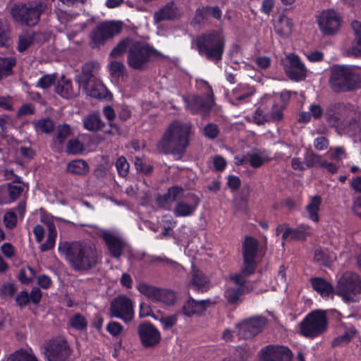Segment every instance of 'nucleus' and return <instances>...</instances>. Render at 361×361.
Returning <instances> with one entry per match:
<instances>
[{"mask_svg": "<svg viewBox=\"0 0 361 361\" xmlns=\"http://www.w3.org/2000/svg\"><path fill=\"white\" fill-rule=\"evenodd\" d=\"M17 289L12 283H4L0 286V297L2 298H12Z\"/></svg>", "mask_w": 361, "mask_h": 361, "instance_id": "53", "label": "nucleus"}, {"mask_svg": "<svg viewBox=\"0 0 361 361\" xmlns=\"http://www.w3.org/2000/svg\"><path fill=\"white\" fill-rule=\"evenodd\" d=\"M305 164L307 168L322 167L325 164V160L320 155L312 151H307L305 154Z\"/></svg>", "mask_w": 361, "mask_h": 361, "instance_id": "41", "label": "nucleus"}, {"mask_svg": "<svg viewBox=\"0 0 361 361\" xmlns=\"http://www.w3.org/2000/svg\"><path fill=\"white\" fill-rule=\"evenodd\" d=\"M55 90L57 94L65 99H71L77 94L73 90L71 81L64 77L58 81Z\"/></svg>", "mask_w": 361, "mask_h": 361, "instance_id": "34", "label": "nucleus"}, {"mask_svg": "<svg viewBox=\"0 0 361 361\" xmlns=\"http://www.w3.org/2000/svg\"><path fill=\"white\" fill-rule=\"evenodd\" d=\"M205 11L207 13L208 18L213 17L218 20H221L222 11L218 6H207L205 7Z\"/></svg>", "mask_w": 361, "mask_h": 361, "instance_id": "63", "label": "nucleus"}, {"mask_svg": "<svg viewBox=\"0 0 361 361\" xmlns=\"http://www.w3.org/2000/svg\"><path fill=\"white\" fill-rule=\"evenodd\" d=\"M34 41L33 32H23L18 37V50L20 52L25 51Z\"/></svg>", "mask_w": 361, "mask_h": 361, "instance_id": "45", "label": "nucleus"}, {"mask_svg": "<svg viewBox=\"0 0 361 361\" xmlns=\"http://www.w3.org/2000/svg\"><path fill=\"white\" fill-rule=\"evenodd\" d=\"M328 324L326 312L320 310H314L300 323V333L307 338H316L327 331Z\"/></svg>", "mask_w": 361, "mask_h": 361, "instance_id": "6", "label": "nucleus"}, {"mask_svg": "<svg viewBox=\"0 0 361 361\" xmlns=\"http://www.w3.org/2000/svg\"><path fill=\"white\" fill-rule=\"evenodd\" d=\"M123 24L118 21L107 20L98 24L90 33V46L92 49L103 47L106 42L121 32Z\"/></svg>", "mask_w": 361, "mask_h": 361, "instance_id": "8", "label": "nucleus"}, {"mask_svg": "<svg viewBox=\"0 0 361 361\" xmlns=\"http://www.w3.org/2000/svg\"><path fill=\"white\" fill-rule=\"evenodd\" d=\"M83 125L85 128L90 131H97L104 127L103 122L99 115L96 114H91L85 117Z\"/></svg>", "mask_w": 361, "mask_h": 361, "instance_id": "38", "label": "nucleus"}, {"mask_svg": "<svg viewBox=\"0 0 361 361\" xmlns=\"http://www.w3.org/2000/svg\"><path fill=\"white\" fill-rule=\"evenodd\" d=\"M232 276H230L231 278ZM236 285V287H231L228 288L225 292V296L230 303L235 302L240 298L245 292H249V289H245V278H244V281L241 283H235L232 279H231Z\"/></svg>", "mask_w": 361, "mask_h": 361, "instance_id": "33", "label": "nucleus"}, {"mask_svg": "<svg viewBox=\"0 0 361 361\" xmlns=\"http://www.w3.org/2000/svg\"><path fill=\"white\" fill-rule=\"evenodd\" d=\"M289 62L288 65H286L285 71L290 79L295 81L304 80L307 76V68L300 61L299 57L295 54H289L287 56Z\"/></svg>", "mask_w": 361, "mask_h": 361, "instance_id": "22", "label": "nucleus"}, {"mask_svg": "<svg viewBox=\"0 0 361 361\" xmlns=\"http://www.w3.org/2000/svg\"><path fill=\"white\" fill-rule=\"evenodd\" d=\"M4 222L7 228H13L17 222L16 215L13 212H8L4 214Z\"/></svg>", "mask_w": 361, "mask_h": 361, "instance_id": "60", "label": "nucleus"}, {"mask_svg": "<svg viewBox=\"0 0 361 361\" xmlns=\"http://www.w3.org/2000/svg\"><path fill=\"white\" fill-rule=\"evenodd\" d=\"M336 293L346 302H355L356 295L361 293V281L356 274L345 272L338 281Z\"/></svg>", "mask_w": 361, "mask_h": 361, "instance_id": "11", "label": "nucleus"}, {"mask_svg": "<svg viewBox=\"0 0 361 361\" xmlns=\"http://www.w3.org/2000/svg\"><path fill=\"white\" fill-rule=\"evenodd\" d=\"M212 305L209 300L196 301L193 299L188 300L183 307V312L188 317L194 314L200 315L206 309Z\"/></svg>", "mask_w": 361, "mask_h": 361, "instance_id": "26", "label": "nucleus"}, {"mask_svg": "<svg viewBox=\"0 0 361 361\" xmlns=\"http://www.w3.org/2000/svg\"><path fill=\"white\" fill-rule=\"evenodd\" d=\"M196 45L200 54L217 63L221 60L224 51V36L219 31L212 30L199 36Z\"/></svg>", "mask_w": 361, "mask_h": 361, "instance_id": "5", "label": "nucleus"}, {"mask_svg": "<svg viewBox=\"0 0 361 361\" xmlns=\"http://www.w3.org/2000/svg\"><path fill=\"white\" fill-rule=\"evenodd\" d=\"M82 149L83 145L77 139L70 140L67 144L66 151L69 154H79Z\"/></svg>", "mask_w": 361, "mask_h": 361, "instance_id": "54", "label": "nucleus"}, {"mask_svg": "<svg viewBox=\"0 0 361 361\" xmlns=\"http://www.w3.org/2000/svg\"><path fill=\"white\" fill-rule=\"evenodd\" d=\"M248 164L253 168H259L270 159L264 152L247 154Z\"/></svg>", "mask_w": 361, "mask_h": 361, "instance_id": "40", "label": "nucleus"}, {"mask_svg": "<svg viewBox=\"0 0 361 361\" xmlns=\"http://www.w3.org/2000/svg\"><path fill=\"white\" fill-rule=\"evenodd\" d=\"M6 190L9 197V202H13L20 196L24 188L20 183H11L7 185Z\"/></svg>", "mask_w": 361, "mask_h": 361, "instance_id": "46", "label": "nucleus"}, {"mask_svg": "<svg viewBox=\"0 0 361 361\" xmlns=\"http://www.w3.org/2000/svg\"><path fill=\"white\" fill-rule=\"evenodd\" d=\"M190 284L197 290L205 291L209 288L208 278L200 270L193 269Z\"/></svg>", "mask_w": 361, "mask_h": 361, "instance_id": "36", "label": "nucleus"}, {"mask_svg": "<svg viewBox=\"0 0 361 361\" xmlns=\"http://www.w3.org/2000/svg\"><path fill=\"white\" fill-rule=\"evenodd\" d=\"M111 75L115 77H120L126 73V67L122 62L112 61L110 63Z\"/></svg>", "mask_w": 361, "mask_h": 361, "instance_id": "52", "label": "nucleus"}, {"mask_svg": "<svg viewBox=\"0 0 361 361\" xmlns=\"http://www.w3.org/2000/svg\"><path fill=\"white\" fill-rule=\"evenodd\" d=\"M66 171L71 174L85 176L89 172L90 167L85 161L75 159L67 164Z\"/></svg>", "mask_w": 361, "mask_h": 361, "instance_id": "35", "label": "nucleus"}, {"mask_svg": "<svg viewBox=\"0 0 361 361\" xmlns=\"http://www.w3.org/2000/svg\"><path fill=\"white\" fill-rule=\"evenodd\" d=\"M70 325L76 330H83L87 327V321L86 318L80 314H75L69 319Z\"/></svg>", "mask_w": 361, "mask_h": 361, "instance_id": "48", "label": "nucleus"}, {"mask_svg": "<svg viewBox=\"0 0 361 361\" xmlns=\"http://www.w3.org/2000/svg\"><path fill=\"white\" fill-rule=\"evenodd\" d=\"M324 118L329 126L336 128L338 131L352 135L361 134V111L350 103L329 104Z\"/></svg>", "mask_w": 361, "mask_h": 361, "instance_id": "1", "label": "nucleus"}, {"mask_svg": "<svg viewBox=\"0 0 361 361\" xmlns=\"http://www.w3.org/2000/svg\"><path fill=\"white\" fill-rule=\"evenodd\" d=\"M59 251L75 271H87L95 267L98 262L96 247L91 243L61 242Z\"/></svg>", "mask_w": 361, "mask_h": 361, "instance_id": "2", "label": "nucleus"}, {"mask_svg": "<svg viewBox=\"0 0 361 361\" xmlns=\"http://www.w3.org/2000/svg\"><path fill=\"white\" fill-rule=\"evenodd\" d=\"M106 330L112 336H116L121 333L123 330V326L118 322H111L109 323V324L107 325Z\"/></svg>", "mask_w": 361, "mask_h": 361, "instance_id": "64", "label": "nucleus"}, {"mask_svg": "<svg viewBox=\"0 0 361 361\" xmlns=\"http://www.w3.org/2000/svg\"><path fill=\"white\" fill-rule=\"evenodd\" d=\"M322 32L331 35L337 32L341 25V16L334 10L324 11L317 18Z\"/></svg>", "mask_w": 361, "mask_h": 361, "instance_id": "17", "label": "nucleus"}, {"mask_svg": "<svg viewBox=\"0 0 361 361\" xmlns=\"http://www.w3.org/2000/svg\"><path fill=\"white\" fill-rule=\"evenodd\" d=\"M116 167L121 176L125 177L128 175L129 171V164L124 157H120L117 159L116 162Z\"/></svg>", "mask_w": 361, "mask_h": 361, "instance_id": "51", "label": "nucleus"}, {"mask_svg": "<svg viewBox=\"0 0 361 361\" xmlns=\"http://www.w3.org/2000/svg\"><path fill=\"white\" fill-rule=\"evenodd\" d=\"M11 39V28L7 20L0 18V46L6 47Z\"/></svg>", "mask_w": 361, "mask_h": 361, "instance_id": "43", "label": "nucleus"}, {"mask_svg": "<svg viewBox=\"0 0 361 361\" xmlns=\"http://www.w3.org/2000/svg\"><path fill=\"white\" fill-rule=\"evenodd\" d=\"M137 288L141 294L154 302H160L167 305H171L175 302L176 298L174 292L145 283H140Z\"/></svg>", "mask_w": 361, "mask_h": 361, "instance_id": "13", "label": "nucleus"}, {"mask_svg": "<svg viewBox=\"0 0 361 361\" xmlns=\"http://www.w3.org/2000/svg\"><path fill=\"white\" fill-rule=\"evenodd\" d=\"M268 117V115H266L262 109H257L253 115V121L257 125H263L270 121Z\"/></svg>", "mask_w": 361, "mask_h": 361, "instance_id": "58", "label": "nucleus"}, {"mask_svg": "<svg viewBox=\"0 0 361 361\" xmlns=\"http://www.w3.org/2000/svg\"><path fill=\"white\" fill-rule=\"evenodd\" d=\"M351 28L354 38L351 46L346 50V56L359 58L361 57V22L353 20Z\"/></svg>", "mask_w": 361, "mask_h": 361, "instance_id": "25", "label": "nucleus"}, {"mask_svg": "<svg viewBox=\"0 0 361 361\" xmlns=\"http://www.w3.org/2000/svg\"><path fill=\"white\" fill-rule=\"evenodd\" d=\"M310 228L302 226L297 228L286 227L282 235V239L286 240H304L307 234H310Z\"/></svg>", "mask_w": 361, "mask_h": 361, "instance_id": "28", "label": "nucleus"}, {"mask_svg": "<svg viewBox=\"0 0 361 361\" xmlns=\"http://www.w3.org/2000/svg\"><path fill=\"white\" fill-rule=\"evenodd\" d=\"M159 53L149 46L135 42L130 44L128 51L127 62L129 66L135 70H142L146 67L152 56H157Z\"/></svg>", "mask_w": 361, "mask_h": 361, "instance_id": "10", "label": "nucleus"}, {"mask_svg": "<svg viewBox=\"0 0 361 361\" xmlns=\"http://www.w3.org/2000/svg\"><path fill=\"white\" fill-rule=\"evenodd\" d=\"M137 332L142 345L146 348L157 345L161 341L159 331L150 323L140 324L138 326Z\"/></svg>", "mask_w": 361, "mask_h": 361, "instance_id": "20", "label": "nucleus"}, {"mask_svg": "<svg viewBox=\"0 0 361 361\" xmlns=\"http://www.w3.org/2000/svg\"><path fill=\"white\" fill-rule=\"evenodd\" d=\"M71 129L68 125L59 126L56 130V140L62 144L70 136Z\"/></svg>", "mask_w": 361, "mask_h": 361, "instance_id": "50", "label": "nucleus"}, {"mask_svg": "<svg viewBox=\"0 0 361 361\" xmlns=\"http://www.w3.org/2000/svg\"><path fill=\"white\" fill-rule=\"evenodd\" d=\"M47 227L48 229L47 240L39 246V250L42 252H46L54 248L57 235L56 229L53 223H48Z\"/></svg>", "mask_w": 361, "mask_h": 361, "instance_id": "37", "label": "nucleus"}, {"mask_svg": "<svg viewBox=\"0 0 361 361\" xmlns=\"http://www.w3.org/2000/svg\"><path fill=\"white\" fill-rule=\"evenodd\" d=\"M206 88L204 96L192 95L185 99L188 110L193 114H200L203 117L209 114L214 105L212 89L208 85Z\"/></svg>", "mask_w": 361, "mask_h": 361, "instance_id": "12", "label": "nucleus"}, {"mask_svg": "<svg viewBox=\"0 0 361 361\" xmlns=\"http://www.w3.org/2000/svg\"><path fill=\"white\" fill-rule=\"evenodd\" d=\"M283 106L282 105L274 104L270 114L268 115L270 121H279L282 120L283 117Z\"/></svg>", "mask_w": 361, "mask_h": 361, "instance_id": "57", "label": "nucleus"}, {"mask_svg": "<svg viewBox=\"0 0 361 361\" xmlns=\"http://www.w3.org/2000/svg\"><path fill=\"white\" fill-rule=\"evenodd\" d=\"M258 247V241L252 237H246L243 244V265L239 274L231 279L238 283L244 281V278L254 273L256 267L255 257Z\"/></svg>", "mask_w": 361, "mask_h": 361, "instance_id": "9", "label": "nucleus"}, {"mask_svg": "<svg viewBox=\"0 0 361 361\" xmlns=\"http://www.w3.org/2000/svg\"><path fill=\"white\" fill-rule=\"evenodd\" d=\"M109 311L111 317L119 318L125 322H130L134 317L132 300L125 295H119L113 299Z\"/></svg>", "mask_w": 361, "mask_h": 361, "instance_id": "14", "label": "nucleus"}, {"mask_svg": "<svg viewBox=\"0 0 361 361\" xmlns=\"http://www.w3.org/2000/svg\"><path fill=\"white\" fill-rule=\"evenodd\" d=\"M95 64L89 62L83 65L82 72L76 76L75 80L80 87H86L92 81L97 80L94 76V70Z\"/></svg>", "mask_w": 361, "mask_h": 361, "instance_id": "27", "label": "nucleus"}, {"mask_svg": "<svg viewBox=\"0 0 361 361\" xmlns=\"http://www.w3.org/2000/svg\"><path fill=\"white\" fill-rule=\"evenodd\" d=\"M46 9V4L41 0H35L21 5L16 6L11 10V14L17 22L28 26L36 25L40 15Z\"/></svg>", "mask_w": 361, "mask_h": 361, "instance_id": "7", "label": "nucleus"}, {"mask_svg": "<svg viewBox=\"0 0 361 361\" xmlns=\"http://www.w3.org/2000/svg\"><path fill=\"white\" fill-rule=\"evenodd\" d=\"M6 361H37L36 357L25 350H19L11 354Z\"/></svg>", "mask_w": 361, "mask_h": 361, "instance_id": "47", "label": "nucleus"}, {"mask_svg": "<svg viewBox=\"0 0 361 361\" xmlns=\"http://www.w3.org/2000/svg\"><path fill=\"white\" fill-rule=\"evenodd\" d=\"M129 39H124L119 42V43L111 50L110 52V56L111 57H119L122 56L129 49L130 44H129Z\"/></svg>", "mask_w": 361, "mask_h": 361, "instance_id": "49", "label": "nucleus"}, {"mask_svg": "<svg viewBox=\"0 0 361 361\" xmlns=\"http://www.w3.org/2000/svg\"><path fill=\"white\" fill-rule=\"evenodd\" d=\"M192 135L190 123L174 121L157 142V149L161 153L173 154L181 157L190 145L189 140Z\"/></svg>", "mask_w": 361, "mask_h": 361, "instance_id": "3", "label": "nucleus"}, {"mask_svg": "<svg viewBox=\"0 0 361 361\" xmlns=\"http://www.w3.org/2000/svg\"><path fill=\"white\" fill-rule=\"evenodd\" d=\"M71 353L67 342L61 339L51 341L44 351L48 361H63L71 355Z\"/></svg>", "mask_w": 361, "mask_h": 361, "instance_id": "18", "label": "nucleus"}, {"mask_svg": "<svg viewBox=\"0 0 361 361\" xmlns=\"http://www.w3.org/2000/svg\"><path fill=\"white\" fill-rule=\"evenodd\" d=\"M261 361H291L292 353L284 346L269 345L259 352Z\"/></svg>", "mask_w": 361, "mask_h": 361, "instance_id": "19", "label": "nucleus"}, {"mask_svg": "<svg viewBox=\"0 0 361 361\" xmlns=\"http://www.w3.org/2000/svg\"><path fill=\"white\" fill-rule=\"evenodd\" d=\"M135 166L137 171L142 172L146 175L150 174L153 169L152 165L146 164L142 159L139 157H136L135 159Z\"/></svg>", "mask_w": 361, "mask_h": 361, "instance_id": "56", "label": "nucleus"}, {"mask_svg": "<svg viewBox=\"0 0 361 361\" xmlns=\"http://www.w3.org/2000/svg\"><path fill=\"white\" fill-rule=\"evenodd\" d=\"M32 125L37 132L43 133H51L54 128L53 121L50 118H42L32 121Z\"/></svg>", "mask_w": 361, "mask_h": 361, "instance_id": "44", "label": "nucleus"}, {"mask_svg": "<svg viewBox=\"0 0 361 361\" xmlns=\"http://www.w3.org/2000/svg\"><path fill=\"white\" fill-rule=\"evenodd\" d=\"M180 16V9L174 4L173 1H171L154 13V23L157 24L161 21L176 19Z\"/></svg>", "mask_w": 361, "mask_h": 361, "instance_id": "24", "label": "nucleus"}, {"mask_svg": "<svg viewBox=\"0 0 361 361\" xmlns=\"http://www.w3.org/2000/svg\"><path fill=\"white\" fill-rule=\"evenodd\" d=\"M356 329L353 326L347 328L343 334L336 337L332 341L333 346H341L348 343L356 334Z\"/></svg>", "mask_w": 361, "mask_h": 361, "instance_id": "42", "label": "nucleus"}, {"mask_svg": "<svg viewBox=\"0 0 361 361\" xmlns=\"http://www.w3.org/2000/svg\"><path fill=\"white\" fill-rule=\"evenodd\" d=\"M203 131L204 135L211 140L215 139L219 134V129L217 125L212 123L207 124Z\"/></svg>", "mask_w": 361, "mask_h": 361, "instance_id": "55", "label": "nucleus"}, {"mask_svg": "<svg viewBox=\"0 0 361 361\" xmlns=\"http://www.w3.org/2000/svg\"><path fill=\"white\" fill-rule=\"evenodd\" d=\"M98 235L103 239L111 257L118 259L127 248L124 239L117 233L105 229H100Z\"/></svg>", "mask_w": 361, "mask_h": 361, "instance_id": "16", "label": "nucleus"}, {"mask_svg": "<svg viewBox=\"0 0 361 361\" xmlns=\"http://www.w3.org/2000/svg\"><path fill=\"white\" fill-rule=\"evenodd\" d=\"M328 85L334 93L354 92L361 87V77L351 66L334 65L329 68Z\"/></svg>", "mask_w": 361, "mask_h": 361, "instance_id": "4", "label": "nucleus"}, {"mask_svg": "<svg viewBox=\"0 0 361 361\" xmlns=\"http://www.w3.org/2000/svg\"><path fill=\"white\" fill-rule=\"evenodd\" d=\"M16 63L13 57H0V80L13 73V67Z\"/></svg>", "mask_w": 361, "mask_h": 361, "instance_id": "39", "label": "nucleus"}, {"mask_svg": "<svg viewBox=\"0 0 361 361\" xmlns=\"http://www.w3.org/2000/svg\"><path fill=\"white\" fill-rule=\"evenodd\" d=\"M293 22L285 15L279 16L274 23V29L281 36H288L293 30Z\"/></svg>", "mask_w": 361, "mask_h": 361, "instance_id": "32", "label": "nucleus"}, {"mask_svg": "<svg viewBox=\"0 0 361 361\" xmlns=\"http://www.w3.org/2000/svg\"><path fill=\"white\" fill-rule=\"evenodd\" d=\"M313 145L317 150H324L328 148L329 142L324 136H319L314 139Z\"/></svg>", "mask_w": 361, "mask_h": 361, "instance_id": "62", "label": "nucleus"}, {"mask_svg": "<svg viewBox=\"0 0 361 361\" xmlns=\"http://www.w3.org/2000/svg\"><path fill=\"white\" fill-rule=\"evenodd\" d=\"M322 202V197L319 195H314L310 197L309 202L305 206L308 218L314 222H318L319 220V212Z\"/></svg>", "mask_w": 361, "mask_h": 361, "instance_id": "31", "label": "nucleus"}, {"mask_svg": "<svg viewBox=\"0 0 361 361\" xmlns=\"http://www.w3.org/2000/svg\"><path fill=\"white\" fill-rule=\"evenodd\" d=\"M267 323V319L262 316L246 319L237 324L238 335L245 339L252 338L262 331Z\"/></svg>", "mask_w": 361, "mask_h": 361, "instance_id": "15", "label": "nucleus"}, {"mask_svg": "<svg viewBox=\"0 0 361 361\" xmlns=\"http://www.w3.org/2000/svg\"><path fill=\"white\" fill-rule=\"evenodd\" d=\"M85 93L92 97L97 99H105L108 97V90L99 80L92 81L86 87H82Z\"/></svg>", "mask_w": 361, "mask_h": 361, "instance_id": "29", "label": "nucleus"}, {"mask_svg": "<svg viewBox=\"0 0 361 361\" xmlns=\"http://www.w3.org/2000/svg\"><path fill=\"white\" fill-rule=\"evenodd\" d=\"M208 20L207 13L205 11V7L198 8L196 10L192 23L195 24H200Z\"/></svg>", "mask_w": 361, "mask_h": 361, "instance_id": "61", "label": "nucleus"}, {"mask_svg": "<svg viewBox=\"0 0 361 361\" xmlns=\"http://www.w3.org/2000/svg\"><path fill=\"white\" fill-rule=\"evenodd\" d=\"M55 81V76L53 75H45L37 82V86L43 89L49 87Z\"/></svg>", "mask_w": 361, "mask_h": 361, "instance_id": "59", "label": "nucleus"}, {"mask_svg": "<svg viewBox=\"0 0 361 361\" xmlns=\"http://www.w3.org/2000/svg\"><path fill=\"white\" fill-rule=\"evenodd\" d=\"M183 189L179 186L170 187L167 192L163 195H159L157 198V204L166 210L171 209V203L176 202L183 197Z\"/></svg>", "mask_w": 361, "mask_h": 361, "instance_id": "23", "label": "nucleus"}, {"mask_svg": "<svg viewBox=\"0 0 361 361\" xmlns=\"http://www.w3.org/2000/svg\"><path fill=\"white\" fill-rule=\"evenodd\" d=\"M199 197L195 194H189L186 198L177 202L173 208V214L177 217H186L194 214L200 204Z\"/></svg>", "mask_w": 361, "mask_h": 361, "instance_id": "21", "label": "nucleus"}, {"mask_svg": "<svg viewBox=\"0 0 361 361\" xmlns=\"http://www.w3.org/2000/svg\"><path fill=\"white\" fill-rule=\"evenodd\" d=\"M310 282L313 289L323 298L329 297L334 293L333 286L322 278H311Z\"/></svg>", "mask_w": 361, "mask_h": 361, "instance_id": "30", "label": "nucleus"}]
</instances>
